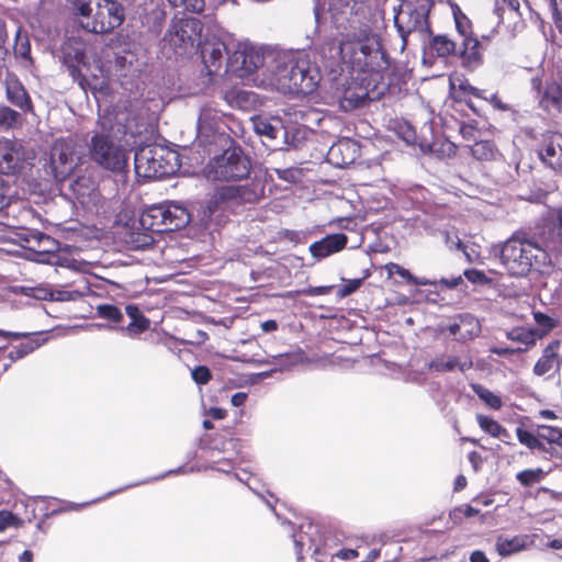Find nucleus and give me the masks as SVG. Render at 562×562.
Returning a JSON list of instances; mask_svg holds the SVG:
<instances>
[{
    "instance_id": "obj_1",
    "label": "nucleus",
    "mask_w": 562,
    "mask_h": 562,
    "mask_svg": "<svg viewBox=\"0 0 562 562\" xmlns=\"http://www.w3.org/2000/svg\"><path fill=\"white\" fill-rule=\"evenodd\" d=\"M317 55L325 69L336 74L338 67L342 74L348 71L350 78H367L368 75L379 71L385 63L379 37L367 26L346 34L339 44L324 43Z\"/></svg>"
},
{
    "instance_id": "obj_2",
    "label": "nucleus",
    "mask_w": 562,
    "mask_h": 562,
    "mask_svg": "<svg viewBox=\"0 0 562 562\" xmlns=\"http://www.w3.org/2000/svg\"><path fill=\"white\" fill-rule=\"evenodd\" d=\"M267 87L283 93L308 94L321 81L318 67L312 66L306 55L276 52L271 54Z\"/></svg>"
},
{
    "instance_id": "obj_3",
    "label": "nucleus",
    "mask_w": 562,
    "mask_h": 562,
    "mask_svg": "<svg viewBox=\"0 0 562 562\" xmlns=\"http://www.w3.org/2000/svg\"><path fill=\"white\" fill-rule=\"evenodd\" d=\"M502 265L510 276L525 277L531 270L542 271L550 266L548 252L530 239L510 237L504 244L493 247Z\"/></svg>"
},
{
    "instance_id": "obj_4",
    "label": "nucleus",
    "mask_w": 562,
    "mask_h": 562,
    "mask_svg": "<svg viewBox=\"0 0 562 562\" xmlns=\"http://www.w3.org/2000/svg\"><path fill=\"white\" fill-rule=\"evenodd\" d=\"M101 131H97L88 145L92 161L112 172L122 173L127 168V151L109 134V122L102 120Z\"/></svg>"
},
{
    "instance_id": "obj_5",
    "label": "nucleus",
    "mask_w": 562,
    "mask_h": 562,
    "mask_svg": "<svg viewBox=\"0 0 562 562\" xmlns=\"http://www.w3.org/2000/svg\"><path fill=\"white\" fill-rule=\"evenodd\" d=\"M429 5L426 1L417 3L404 2L395 14L394 23L402 40V50L408 45L411 38L424 43L429 35L428 23Z\"/></svg>"
},
{
    "instance_id": "obj_6",
    "label": "nucleus",
    "mask_w": 562,
    "mask_h": 562,
    "mask_svg": "<svg viewBox=\"0 0 562 562\" xmlns=\"http://www.w3.org/2000/svg\"><path fill=\"white\" fill-rule=\"evenodd\" d=\"M178 157L160 146L148 145L135 154V172L143 178L160 179L175 173Z\"/></svg>"
},
{
    "instance_id": "obj_7",
    "label": "nucleus",
    "mask_w": 562,
    "mask_h": 562,
    "mask_svg": "<svg viewBox=\"0 0 562 562\" xmlns=\"http://www.w3.org/2000/svg\"><path fill=\"white\" fill-rule=\"evenodd\" d=\"M206 177L212 180L234 181L250 172V160L240 148L231 147L214 157L206 167Z\"/></svg>"
},
{
    "instance_id": "obj_8",
    "label": "nucleus",
    "mask_w": 562,
    "mask_h": 562,
    "mask_svg": "<svg viewBox=\"0 0 562 562\" xmlns=\"http://www.w3.org/2000/svg\"><path fill=\"white\" fill-rule=\"evenodd\" d=\"M202 22L195 18H175L164 40L176 54L182 55L199 46V42L202 41Z\"/></svg>"
},
{
    "instance_id": "obj_9",
    "label": "nucleus",
    "mask_w": 562,
    "mask_h": 562,
    "mask_svg": "<svg viewBox=\"0 0 562 562\" xmlns=\"http://www.w3.org/2000/svg\"><path fill=\"white\" fill-rule=\"evenodd\" d=\"M276 52L263 53L248 41H236L234 50L228 58L231 69L240 78H247L265 64H270L269 58Z\"/></svg>"
},
{
    "instance_id": "obj_10",
    "label": "nucleus",
    "mask_w": 562,
    "mask_h": 562,
    "mask_svg": "<svg viewBox=\"0 0 562 562\" xmlns=\"http://www.w3.org/2000/svg\"><path fill=\"white\" fill-rule=\"evenodd\" d=\"M81 162V153L71 138L57 139L50 151V168L57 181H65Z\"/></svg>"
},
{
    "instance_id": "obj_11",
    "label": "nucleus",
    "mask_w": 562,
    "mask_h": 562,
    "mask_svg": "<svg viewBox=\"0 0 562 562\" xmlns=\"http://www.w3.org/2000/svg\"><path fill=\"white\" fill-rule=\"evenodd\" d=\"M456 29L461 37L460 43V58L462 65L469 69H475L482 64V54L480 49V42L476 37L472 36L471 21L460 11L453 10Z\"/></svg>"
},
{
    "instance_id": "obj_12",
    "label": "nucleus",
    "mask_w": 562,
    "mask_h": 562,
    "mask_svg": "<svg viewBox=\"0 0 562 562\" xmlns=\"http://www.w3.org/2000/svg\"><path fill=\"white\" fill-rule=\"evenodd\" d=\"M334 79L337 80L334 95L344 111H351L360 106L367 99V85L369 83L366 77L350 78V76L347 77L339 72V78L334 77Z\"/></svg>"
},
{
    "instance_id": "obj_13",
    "label": "nucleus",
    "mask_w": 562,
    "mask_h": 562,
    "mask_svg": "<svg viewBox=\"0 0 562 562\" xmlns=\"http://www.w3.org/2000/svg\"><path fill=\"white\" fill-rule=\"evenodd\" d=\"M265 195V186L260 179H255L245 186H224L214 192L211 202L221 203H255Z\"/></svg>"
},
{
    "instance_id": "obj_14",
    "label": "nucleus",
    "mask_w": 562,
    "mask_h": 562,
    "mask_svg": "<svg viewBox=\"0 0 562 562\" xmlns=\"http://www.w3.org/2000/svg\"><path fill=\"white\" fill-rule=\"evenodd\" d=\"M27 159H30V154L21 142L0 138V173L14 175L19 172Z\"/></svg>"
},
{
    "instance_id": "obj_15",
    "label": "nucleus",
    "mask_w": 562,
    "mask_h": 562,
    "mask_svg": "<svg viewBox=\"0 0 562 562\" xmlns=\"http://www.w3.org/2000/svg\"><path fill=\"white\" fill-rule=\"evenodd\" d=\"M234 45L235 40L231 36L214 41L199 42L203 61L210 72H215L221 68L225 56H227V59L229 58L234 50Z\"/></svg>"
},
{
    "instance_id": "obj_16",
    "label": "nucleus",
    "mask_w": 562,
    "mask_h": 562,
    "mask_svg": "<svg viewBox=\"0 0 562 562\" xmlns=\"http://www.w3.org/2000/svg\"><path fill=\"white\" fill-rule=\"evenodd\" d=\"M72 198L85 209L92 211L102 203V196L97 188L95 180L90 175L79 176L68 184Z\"/></svg>"
},
{
    "instance_id": "obj_17",
    "label": "nucleus",
    "mask_w": 562,
    "mask_h": 562,
    "mask_svg": "<svg viewBox=\"0 0 562 562\" xmlns=\"http://www.w3.org/2000/svg\"><path fill=\"white\" fill-rule=\"evenodd\" d=\"M222 125V113L211 105L203 106L198 119V138L201 143H213L217 137H226Z\"/></svg>"
},
{
    "instance_id": "obj_18",
    "label": "nucleus",
    "mask_w": 562,
    "mask_h": 562,
    "mask_svg": "<svg viewBox=\"0 0 562 562\" xmlns=\"http://www.w3.org/2000/svg\"><path fill=\"white\" fill-rule=\"evenodd\" d=\"M124 8L115 0H100L98 27L94 34H106L124 22Z\"/></svg>"
},
{
    "instance_id": "obj_19",
    "label": "nucleus",
    "mask_w": 562,
    "mask_h": 562,
    "mask_svg": "<svg viewBox=\"0 0 562 562\" xmlns=\"http://www.w3.org/2000/svg\"><path fill=\"white\" fill-rule=\"evenodd\" d=\"M71 7L80 26L88 32L95 33L100 0H72Z\"/></svg>"
},
{
    "instance_id": "obj_20",
    "label": "nucleus",
    "mask_w": 562,
    "mask_h": 562,
    "mask_svg": "<svg viewBox=\"0 0 562 562\" xmlns=\"http://www.w3.org/2000/svg\"><path fill=\"white\" fill-rule=\"evenodd\" d=\"M347 243L348 237L345 234H330L321 240L312 243L308 249L312 257L317 260H322L345 249Z\"/></svg>"
},
{
    "instance_id": "obj_21",
    "label": "nucleus",
    "mask_w": 562,
    "mask_h": 562,
    "mask_svg": "<svg viewBox=\"0 0 562 562\" xmlns=\"http://www.w3.org/2000/svg\"><path fill=\"white\" fill-rule=\"evenodd\" d=\"M358 156V144L349 138L338 140L328 150L329 161L337 167H346L352 164Z\"/></svg>"
},
{
    "instance_id": "obj_22",
    "label": "nucleus",
    "mask_w": 562,
    "mask_h": 562,
    "mask_svg": "<svg viewBox=\"0 0 562 562\" xmlns=\"http://www.w3.org/2000/svg\"><path fill=\"white\" fill-rule=\"evenodd\" d=\"M540 158L553 169L562 168V134L553 133L544 138Z\"/></svg>"
},
{
    "instance_id": "obj_23",
    "label": "nucleus",
    "mask_w": 562,
    "mask_h": 562,
    "mask_svg": "<svg viewBox=\"0 0 562 562\" xmlns=\"http://www.w3.org/2000/svg\"><path fill=\"white\" fill-rule=\"evenodd\" d=\"M5 94L9 102L23 112H31L33 106L29 93L21 81L9 75L5 78Z\"/></svg>"
},
{
    "instance_id": "obj_24",
    "label": "nucleus",
    "mask_w": 562,
    "mask_h": 562,
    "mask_svg": "<svg viewBox=\"0 0 562 562\" xmlns=\"http://www.w3.org/2000/svg\"><path fill=\"white\" fill-rule=\"evenodd\" d=\"M166 231L180 229L189 224L191 216L189 211L179 203L162 204Z\"/></svg>"
},
{
    "instance_id": "obj_25",
    "label": "nucleus",
    "mask_w": 562,
    "mask_h": 562,
    "mask_svg": "<svg viewBox=\"0 0 562 562\" xmlns=\"http://www.w3.org/2000/svg\"><path fill=\"white\" fill-rule=\"evenodd\" d=\"M532 542V537L528 535H518L513 538L498 536L495 548L499 555L508 557L527 549Z\"/></svg>"
},
{
    "instance_id": "obj_26",
    "label": "nucleus",
    "mask_w": 562,
    "mask_h": 562,
    "mask_svg": "<svg viewBox=\"0 0 562 562\" xmlns=\"http://www.w3.org/2000/svg\"><path fill=\"white\" fill-rule=\"evenodd\" d=\"M560 341H551L543 350L541 358L537 361L533 367V373L536 375H544L560 366L558 352L560 350Z\"/></svg>"
},
{
    "instance_id": "obj_27",
    "label": "nucleus",
    "mask_w": 562,
    "mask_h": 562,
    "mask_svg": "<svg viewBox=\"0 0 562 562\" xmlns=\"http://www.w3.org/2000/svg\"><path fill=\"white\" fill-rule=\"evenodd\" d=\"M429 370L437 372H451L456 369L464 372L473 367V362L470 358H460L454 356H441L437 357L429 362Z\"/></svg>"
},
{
    "instance_id": "obj_28",
    "label": "nucleus",
    "mask_w": 562,
    "mask_h": 562,
    "mask_svg": "<svg viewBox=\"0 0 562 562\" xmlns=\"http://www.w3.org/2000/svg\"><path fill=\"white\" fill-rule=\"evenodd\" d=\"M40 236H42V232L26 231L21 233L19 238L21 240V246L24 248V256L26 259L41 263H48L46 258H38V250L41 249Z\"/></svg>"
},
{
    "instance_id": "obj_29",
    "label": "nucleus",
    "mask_w": 562,
    "mask_h": 562,
    "mask_svg": "<svg viewBox=\"0 0 562 562\" xmlns=\"http://www.w3.org/2000/svg\"><path fill=\"white\" fill-rule=\"evenodd\" d=\"M326 4H328L327 10L331 13V16L338 22L339 15H347L352 13L353 5L351 0H316V5L314 8L316 19L319 18L321 12L326 10Z\"/></svg>"
},
{
    "instance_id": "obj_30",
    "label": "nucleus",
    "mask_w": 562,
    "mask_h": 562,
    "mask_svg": "<svg viewBox=\"0 0 562 562\" xmlns=\"http://www.w3.org/2000/svg\"><path fill=\"white\" fill-rule=\"evenodd\" d=\"M140 224L145 229L153 232H162L165 228L166 217L164 216L162 204L154 205L145 210L140 215Z\"/></svg>"
},
{
    "instance_id": "obj_31",
    "label": "nucleus",
    "mask_w": 562,
    "mask_h": 562,
    "mask_svg": "<svg viewBox=\"0 0 562 562\" xmlns=\"http://www.w3.org/2000/svg\"><path fill=\"white\" fill-rule=\"evenodd\" d=\"M544 333H541L538 329H530L526 327H517L513 328L510 331L507 333V338L525 345L524 351H526L528 348L536 345L537 340L542 338Z\"/></svg>"
},
{
    "instance_id": "obj_32",
    "label": "nucleus",
    "mask_w": 562,
    "mask_h": 562,
    "mask_svg": "<svg viewBox=\"0 0 562 562\" xmlns=\"http://www.w3.org/2000/svg\"><path fill=\"white\" fill-rule=\"evenodd\" d=\"M430 48L439 57H447L452 54L460 55V44L451 40L447 35H436L430 41Z\"/></svg>"
},
{
    "instance_id": "obj_33",
    "label": "nucleus",
    "mask_w": 562,
    "mask_h": 562,
    "mask_svg": "<svg viewBox=\"0 0 562 562\" xmlns=\"http://www.w3.org/2000/svg\"><path fill=\"white\" fill-rule=\"evenodd\" d=\"M476 422L481 429L494 438L501 439L503 442H508L510 435L508 431L495 419L477 414Z\"/></svg>"
},
{
    "instance_id": "obj_34",
    "label": "nucleus",
    "mask_w": 562,
    "mask_h": 562,
    "mask_svg": "<svg viewBox=\"0 0 562 562\" xmlns=\"http://www.w3.org/2000/svg\"><path fill=\"white\" fill-rule=\"evenodd\" d=\"M562 101V90L560 85L551 83L548 85L546 91L540 100V104L547 111L551 110H560V104Z\"/></svg>"
},
{
    "instance_id": "obj_35",
    "label": "nucleus",
    "mask_w": 562,
    "mask_h": 562,
    "mask_svg": "<svg viewBox=\"0 0 562 562\" xmlns=\"http://www.w3.org/2000/svg\"><path fill=\"white\" fill-rule=\"evenodd\" d=\"M21 125V113L7 105H0V132L14 130Z\"/></svg>"
},
{
    "instance_id": "obj_36",
    "label": "nucleus",
    "mask_w": 562,
    "mask_h": 562,
    "mask_svg": "<svg viewBox=\"0 0 562 562\" xmlns=\"http://www.w3.org/2000/svg\"><path fill=\"white\" fill-rule=\"evenodd\" d=\"M252 126L258 135L266 136L269 139H276L278 134L281 133L279 126L273 125L270 121L260 116L252 120Z\"/></svg>"
},
{
    "instance_id": "obj_37",
    "label": "nucleus",
    "mask_w": 562,
    "mask_h": 562,
    "mask_svg": "<svg viewBox=\"0 0 562 562\" xmlns=\"http://www.w3.org/2000/svg\"><path fill=\"white\" fill-rule=\"evenodd\" d=\"M549 239L554 245L562 244V207L552 212Z\"/></svg>"
},
{
    "instance_id": "obj_38",
    "label": "nucleus",
    "mask_w": 562,
    "mask_h": 562,
    "mask_svg": "<svg viewBox=\"0 0 562 562\" xmlns=\"http://www.w3.org/2000/svg\"><path fill=\"white\" fill-rule=\"evenodd\" d=\"M472 155L479 160H491L497 155L494 145L491 142H476L471 148Z\"/></svg>"
},
{
    "instance_id": "obj_39",
    "label": "nucleus",
    "mask_w": 562,
    "mask_h": 562,
    "mask_svg": "<svg viewBox=\"0 0 562 562\" xmlns=\"http://www.w3.org/2000/svg\"><path fill=\"white\" fill-rule=\"evenodd\" d=\"M481 331L479 321L472 315L462 316L461 340L465 341L477 336Z\"/></svg>"
},
{
    "instance_id": "obj_40",
    "label": "nucleus",
    "mask_w": 562,
    "mask_h": 562,
    "mask_svg": "<svg viewBox=\"0 0 562 562\" xmlns=\"http://www.w3.org/2000/svg\"><path fill=\"white\" fill-rule=\"evenodd\" d=\"M472 389L479 398L482 400L491 408L499 409L502 407V400L498 395L494 394L480 384L472 385Z\"/></svg>"
},
{
    "instance_id": "obj_41",
    "label": "nucleus",
    "mask_w": 562,
    "mask_h": 562,
    "mask_svg": "<svg viewBox=\"0 0 562 562\" xmlns=\"http://www.w3.org/2000/svg\"><path fill=\"white\" fill-rule=\"evenodd\" d=\"M42 342L36 339H31L26 342L21 344L20 346L14 347L8 355L11 362H14L19 359L24 358L29 353L33 352L35 349H37Z\"/></svg>"
},
{
    "instance_id": "obj_42",
    "label": "nucleus",
    "mask_w": 562,
    "mask_h": 562,
    "mask_svg": "<svg viewBox=\"0 0 562 562\" xmlns=\"http://www.w3.org/2000/svg\"><path fill=\"white\" fill-rule=\"evenodd\" d=\"M41 249L38 250V258H46L48 263L50 262V255L55 254L59 249V243L53 237L42 233L40 236Z\"/></svg>"
},
{
    "instance_id": "obj_43",
    "label": "nucleus",
    "mask_w": 562,
    "mask_h": 562,
    "mask_svg": "<svg viewBox=\"0 0 562 562\" xmlns=\"http://www.w3.org/2000/svg\"><path fill=\"white\" fill-rule=\"evenodd\" d=\"M150 322L147 317H138L137 319L131 321L126 327H122L121 331L131 338L137 337L139 334L148 329Z\"/></svg>"
},
{
    "instance_id": "obj_44",
    "label": "nucleus",
    "mask_w": 562,
    "mask_h": 562,
    "mask_svg": "<svg viewBox=\"0 0 562 562\" xmlns=\"http://www.w3.org/2000/svg\"><path fill=\"white\" fill-rule=\"evenodd\" d=\"M273 359L279 360V364L281 366V369L289 370L292 367H294L299 363H302L304 361V352L301 350H297L295 352L276 356V357H273Z\"/></svg>"
},
{
    "instance_id": "obj_45",
    "label": "nucleus",
    "mask_w": 562,
    "mask_h": 562,
    "mask_svg": "<svg viewBox=\"0 0 562 562\" xmlns=\"http://www.w3.org/2000/svg\"><path fill=\"white\" fill-rule=\"evenodd\" d=\"M175 8H183L192 13H201L204 10V0H167Z\"/></svg>"
},
{
    "instance_id": "obj_46",
    "label": "nucleus",
    "mask_w": 562,
    "mask_h": 562,
    "mask_svg": "<svg viewBox=\"0 0 562 562\" xmlns=\"http://www.w3.org/2000/svg\"><path fill=\"white\" fill-rule=\"evenodd\" d=\"M98 314L106 319L113 321V322H121L123 319V314L114 305L111 304H102L97 307Z\"/></svg>"
},
{
    "instance_id": "obj_47",
    "label": "nucleus",
    "mask_w": 562,
    "mask_h": 562,
    "mask_svg": "<svg viewBox=\"0 0 562 562\" xmlns=\"http://www.w3.org/2000/svg\"><path fill=\"white\" fill-rule=\"evenodd\" d=\"M541 479H542V471L539 469L538 470H525L517 474V480L522 485H526V486L538 483V482H540Z\"/></svg>"
},
{
    "instance_id": "obj_48",
    "label": "nucleus",
    "mask_w": 562,
    "mask_h": 562,
    "mask_svg": "<svg viewBox=\"0 0 562 562\" xmlns=\"http://www.w3.org/2000/svg\"><path fill=\"white\" fill-rule=\"evenodd\" d=\"M517 438L520 443L527 446L530 449L540 448L541 446L539 439L533 434L520 427L517 428Z\"/></svg>"
},
{
    "instance_id": "obj_49",
    "label": "nucleus",
    "mask_w": 562,
    "mask_h": 562,
    "mask_svg": "<svg viewBox=\"0 0 562 562\" xmlns=\"http://www.w3.org/2000/svg\"><path fill=\"white\" fill-rule=\"evenodd\" d=\"M385 269L389 274H397L408 282L416 281V277H414L407 269L401 267L397 263L390 262L385 266Z\"/></svg>"
},
{
    "instance_id": "obj_50",
    "label": "nucleus",
    "mask_w": 562,
    "mask_h": 562,
    "mask_svg": "<svg viewBox=\"0 0 562 562\" xmlns=\"http://www.w3.org/2000/svg\"><path fill=\"white\" fill-rule=\"evenodd\" d=\"M191 375H192V379L198 384H206L211 380V372L204 366L194 368L191 372Z\"/></svg>"
},
{
    "instance_id": "obj_51",
    "label": "nucleus",
    "mask_w": 562,
    "mask_h": 562,
    "mask_svg": "<svg viewBox=\"0 0 562 562\" xmlns=\"http://www.w3.org/2000/svg\"><path fill=\"white\" fill-rule=\"evenodd\" d=\"M540 437L547 439L553 445L562 440V431L549 426H542Z\"/></svg>"
},
{
    "instance_id": "obj_52",
    "label": "nucleus",
    "mask_w": 562,
    "mask_h": 562,
    "mask_svg": "<svg viewBox=\"0 0 562 562\" xmlns=\"http://www.w3.org/2000/svg\"><path fill=\"white\" fill-rule=\"evenodd\" d=\"M18 518L10 512L1 510L0 512V533L3 532L9 527L13 526Z\"/></svg>"
},
{
    "instance_id": "obj_53",
    "label": "nucleus",
    "mask_w": 562,
    "mask_h": 562,
    "mask_svg": "<svg viewBox=\"0 0 562 562\" xmlns=\"http://www.w3.org/2000/svg\"><path fill=\"white\" fill-rule=\"evenodd\" d=\"M464 277L472 283H484L486 282V276L479 270L469 269L464 271Z\"/></svg>"
},
{
    "instance_id": "obj_54",
    "label": "nucleus",
    "mask_w": 562,
    "mask_h": 562,
    "mask_svg": "<svg viewBox=\"0 0 562 562\" xmlns=\"http://www.w3.org/2000/svg\"><path fill=\"white\" fill-rule=\"evenodd\" d=\"M533 318L538 325L546 328V330L543 331L544 334L547 330L554 327L553 319L551 317L547 316L546 314H542L540 312L533 313Z\"/></svg>"
},
{
    "instance_id": "obj_55",
    "label": "nucleus",
    "mask_w": 562,
    "mask_h": 562,
    "mask_svg": "<svg viewBox=\"0 0 562 562\" xmlns=\"http://www.w3.org/2000/svg\"><path fill=\"white\" fill-rule=\"evenodd\" d=\"M522 351H524V349H521V348L513 349V348H507V347H493L491 349L492 353H495L501 357H506V356L513 355L515 352H522Z\"/></svg>"
},
{
    "instance_id": "obj_56",
    "label": "nucleus",
    "mask_w": 562,
    "mask_h": 562,
    "mask_svg": "<svg viewBox=\"0 0 562 562\" xmlns=\"http://www.w3.org/2000/svg\"><path fill=\"white\" fill-rule=\"evenodd\" d=\"M331 286H311L307 290L302 291L306 295H325L329 293Z\"/></svg>"
},
{
    "instance_id": "obj_57",
    "label": "nucleus",
    "mask_w": 562,
    "mask_h": 562,
    "mask_svg": "<svg viewBox=\"0 0 562 562\" xmlns=\"http://www.w3.org/2000/svg\"><path fill=\"white\" fill-rule=\"evenodd\" d=\"M461 328H462V316L459 317V322L450 324L447 330L450 335L457 336L458 340H461Z\"/></svg>"
},
{
    "instance_id": "obj_58",
    "label": "nucleus",
    "mask_w": 562,
    "mask_h": 562,
    "mask_svg": "<svg viewBox=\"0 0 562 562\" xmlns=\"http://www.w3.org/2000/svg\"><path fill=\"white\" fill-rule=\"evenodd\" d=\"M273 171L280 179L289 182L294 180V171L292 169H273Z\"/></svg>"
},
{
    "instance_id": "obj_59",
    "label": "nucleus",
    "mask_w": 562,
    "mask_h": 562,
    "mask_svg": "<svg viewBox=\"0 0 562 562\" xmlns=\"http://www.w3.org/2000/svg\"><path fill=\"white\" fill-rule=\"evenodd\" d=\"M360 283H361V280H353V281H351L348 285L344 286L340 290V295L341 296H346V295L351 294L352 292H355L359 288Z\"/></svg>"
},
{
    "instance_id": "obj_60",
    "label": "nucleus",
    "mask_w": 562,
    "mask_h": 562,
    "mask_svg": "<svg viewBox=\"0 0 562 562\" xmlns=\"http://www.w3.org/2000/svg\"><path fill=\"white\" fill-rule=\"evenodd\" d=\"M247 400V394L244 392H237L232 396L231 403L235 407L244 405Z\"/></svg>"
},
{
    "instance_id": "obj_61",
    "label": "nucleus",
    "mask_w": 562,
    "mask_h": 562,
    "mask_svg": "<svg viewBox=\"0 0 562 562\" xmlns=\"http://www.w3.org/2000/svg\"><path fill=\"white\" fill-rule=\"evenodd\" d=\"M125 312L132 321L144 316L143 313L139 311V308L135 305H127L125 307Z\"/></svg>"
},
{
    "instance_id": "obj_62",
    "label": "nucleus",
    "mask_w": 562,
    "mask_h": 562,
    "mask_svg": "<svg viewBox=\"0 0 562 562\" xmlns=\"http://www.w3.org/2000/svg\"><path fill=\"white\" fill-rule=\"evenodd\" d=\"M446 243L450 249H452V248L462 249V247H463V244L458 236L450 237L449 235H447Z\"/></svg>"
},
{
    "instance_id": "obj_63",
    "label": "nucleus",
    "mask_w": 562,
    "mask_h": 562,
    "mask_svg": "<svg viewBox=\"0 0 562 562\" xmlns=\"http://www.w3.org/2000/svg\"><path fill=\"white\" fill-rule=\"evenodd\" d=\"M470 562H490L484 552L476 550L471 553Z\"/></svg>"
},
{
    "instance_id": "obj_64",
    "label": "nucleus",
    "mask_w": 562,
    "mask_h": 562,
    "mask_svg": "<svg viewBox=\"0 0 562 562\" xmlns=\"http://www.w3.org/2000/svg\"><path fill=\"white\" fill-rule=\"evenodd\" d=\"M278 328V324L273 319L261 323V329L266 333L274 331Z\"/></svg>"
}]
</instances>
